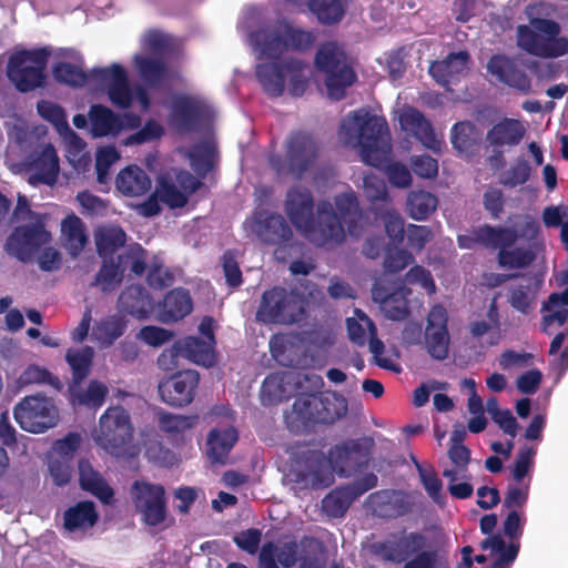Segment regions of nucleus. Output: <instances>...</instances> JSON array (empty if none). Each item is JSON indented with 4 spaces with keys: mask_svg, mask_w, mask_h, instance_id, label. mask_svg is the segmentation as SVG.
I'll use <instances>...</instances> for the list:
<instances>
[{
    "mask_svg": "<svg viewBox=\"0 0 568 568\" xmlns=\"http://www.w3.org/2000/svg\"><path fill=\"white\" fill-rule=\"evenodd\" d=\"M19 382L22 385L48 384L57 389L61 388V382L59 377L52 375L48 369L37 365L28 366L20 375Z\"/></svg>",
    "mask_w": 568,
    "mask_h": 568,
    "instance_id": "60",
    "label": "nucleus"
},
{
    "mask_svg": "<svg viewBox=\"0 0 568 568\" xmlns=\"http://www.w3.org/2000/svg\"><path fill=\"white\" fill-rule=\"evenodd\" d=\"M518 239L517 230L511 226L484 224L458 235L457 243L465 250H474L478 245L497 250V263L501 268H527L536 260V253L530 247L515 246Z\"/></svg>",
    "mask_w": 568,
    "mask_h": 568,
    "instance_id": "2",
    "label": "nucleus"
},
{
    "mask_svg": "<svg viewBox=\"0 0 568 568\" xmlns=\"http://www.w3.org/2000/svg\"><path fill=\"white\" fill-rule=\"evenodd\" d=\"M131 498L146 525L158 526L165 520L166 497L162 485L134 480L131 486Z\"/></svg>",
    "mask_w": 568,
    "mask_h": 568,
    "instance_id": "12",
    "label": "nucleus"
},
{
    "mask_svg": "<svg viewBox=\"0 0 568 568\" xmlns=\"http://www.w3.org/2000/svg\"><path fill=\"white\" fill-rule=\"evenodd\" d=\"M53 79L61 84L72 88H81L85 85L89 74L82 70L80 65L70 62H58L52 68Z\"/></svg>",
    "mask_w": 568,
    "mask_h": 568,
    "instance_id": "51",
    "label": "nucleus"
},
{
    "mask_svg": "<svg viewBox=\"0 0 568 568\" xmlns=\"http://www.w3.org/2000/svg\"><path fill=\"white\" fill-rule=\"evenodd\" d=\"M355 315H357L359 320L365 322V325L368 331L367 341L369 345V351L374 355L375 364L384 369L396 371L394 363L389 358L381 356L385 351V345L383 341H381L377 337V328L373 320L358 308L355 310Z\"/></svg>",
    "mask_w": 568,
    "mask_h": 568,
    "instance_id": "48",
    "label": "nucleus"
},
{
    "mask_svg": "<svg viewBox=\"0 0 568 568\" xmlns=\"http://www.w3.org/2000/svg\"><path fill=\"white\" fill-rule=\"evenodd\" d=\"M133 425L129 412L122 406H111L99 418L94 429L95 444L112 456H124L133 439Z\"/></svg>",
    "mask_w": 568,
    "mask_h": 568,
    "instance_id": "7",
    "label": "nucleus"
},
{
    "mask_svg": "<svg viewBox=\"0 0 568 568\" xmlns=\"http://www.w3.org/2000/svg\"><path fill=\"white\" fill-rule=\"evenodd\" d=\"M374 440L369 437L347 439L328 450L332 468L344 476H351L368 466Z\"/></svg>",
    "mask_w": 568,
    "mask_h": 568,
    "instance_id": "10",
    "label": "nucleus"
},
{
    "mask_svg": "<svg viewBox=\"0 0 568 568\" xmlns=\"http://www.w3.org/2000/svg\"><path fill=\"white\" fill-rule=\"evenodd\" d=\"M102 264L91 286H100L102 292H109L123 281V273L114 257H101Z\"/></svg>",
    "mask_w": 568,
    "mask_h": 568,
    "instance_id": "49",
    "label": "nucleus"
},
{
    "mask_svg": "<svg viewBox=\"0 0 568 568\" xmlns=\"http://www.w3.org/2000/svg\"><path fill=\"white\" fill-rule=\"evenodd\" d=\"M438 199L425 190H412L406 197V212L415 221L427 220L437 209Z\"/></svg>",
    "mask_w": 568,
    "mask_h": 568,
    "instance_id": "37",
    "label": "nucleus"
},
{
    "mask_svg": "<svg viewBox=\"0 0 568 568\" xmlns=\"http://www.w3.org/2000/svg\"><path fill=\"white\" fill-rule=\"evenodd\" d=\"M305 316V302L294 290L273 286L263 292L255 314L257 322L265 325L288 326Z\"/></svg>",
    "mask_w": 568,
    "mask_h": 568,
    "instance_id": "5",
    "label": "nucleus"
},
{
    "mask_svg": "<svg viewBox=\"0 0 568 568\" xmlns=\"http://www.w3.org/2000/svg\"><path fill=\"white\" fill-rule=\"evenodd\" d=\"M30 166L34 171L29 179L31 183L53 185L59 175V158L54 146L44 145L32 159Z\"/></svg>",
    "mask_w": 568,
    "mask_h": 568,
    "instance_id": "30",
    "label": "nucleus"
},
{
    "mask_svg": "<svg viewBox=\"0 0 568 568\" xmlns=\"http://www.w3.org/2000/svg\"><path fill=\"white\" fill-rule=\"evenodd\" d=\"M134 65L141 79L152 88L159 87L168 79V64L162 59L135 55Z\"/></svg>",
    "mask_w": 568,
    "mask_h": 568,
    "instance_id": "44",
    "label": "nucleus"
},
{
    "mask_svg": "<svg viewBox=\"0 0 568 568\" xmlns=\"http://www.w3.org/2000/svg\"><path fill=\"white\" fill-rule=\"evenodd\" d=\"M426 346L429 355L435 359L443 361L448 356L449 333L448 329L425 331Z\"/></svg>",
    "mask_w": 568,
    "mask_h": 568,
    "instance_id": "56",
    "label": "nucleus"
},
{
    "mask_svg": "<svg viewBox=\"0 0 568 568\" xmlns=\"http://www.w3.org/2000/svg\"><path fill=\"white\" fill-rule=\"evenodd\" d=\"M531 168L529 163L524 159H519L507 170L500 179V183L508 187H516L525 184L529 180Z\"/></svg>",
    "mask_w": 568,
    "mask_h": 568,
    "instance_id": "64",
    "label": "nucleus"
},
{
    "mask_svg": "<svg viewBox=\"0 0 568 568\" xmlns=\"http://www.w3.org/2000/svg\"><path fill=\"white\" fill-rule=\"evenodd\" d=\"M94 349L91 346L81 348H69L65 353V361L72 372V384L80 386L89 376L93 363Z\"/></svg>",
    "mask_w": 568,
    "mask_h": 568,
    "instance_id": "41",
    "label": "nucleus"
},
{
    "mask_svg": "<svg viewBox=\"0 0 568 568\" xmlns=\"http://www.w3.org/2000/svg\"><path fill=\"white\" fill-rule=\"evenodd\" d=\"M530 282V278L527 280ZM535 296L531 294L530 284H519L509 288L508 303L510 306L524 315H528L532 310Z\"/></svg>",
    "mask_w": 568,
    "mask_h": 568,
    "instance_id": "58",
    "label": "nucleus"
},
{
    "mask_svg": "<svg viewBox=\"0 0 568 568\" xmlns=\"http://www.w3.org/2000/svg\"><path fill=\"white\" fill-rule=\"evenodd\" d=\"M63 519L69 531L87 530L95 525L98 514L92 501H80L65 510Z\"/></svg>",
    "mask_w": 568,
    "mask_h": 568,
    "instance_id": "40",
    "label": "nucleus"
},
{
    "mask_svg": "<svg viewBox=\"0 0 568 568\" xmlns=\"http://www.w3.org/2000/svg\"><path fill=\"white\" fill-rule=\"evenodd\" d=\"M414 262L413 255L396 245H387L385 248L384 267L388 273H398Z\"/></svg>",
    "mask_w": 568,
    "mask_h": 568,
    "instance_id": "59",
    "label": "nucleus"
},
{
    "mask_svg": "<svg viewBox=\"0 0 568 568\" xmlns=\"http://www.w3.org/2000/svg\"><path fill=\"white\" fill-rule=\"evenodd\" d=\"M179 356L211 367L215 364L214 344L197 336H186L176 341L172 348L163 351L158 358V364L168 369L170 365H176Z\"/></svg>",
    "mask_w": 568,
    "mask_h": 568,
    "instance_id": "13",
    "label": "nucleus"
},
{
    "mask_svg": "<svg viewBox=\"0 0 568 568\" xmlns=\"http://www.w3.org/2000/svg\"><path fill=\"white\" fill-rule=\"evenodd\" d=\"M93 80L105 85L110 102L119 109H129L134 100L125 69L118 63L110 68H93Z\"/></svg>",
    "mask_w": 568,
    "mask_h": 568,
    "instance_id": "16",
    "label": "nucleus"
},
{
    "mask_svg": "<svg viewBox=\"0 0 568 568\" xmlns=\"http://www.w3.org/2000/svg\"><path fill=\"white\" fill-rule=\"evenodd\" d=\"M79 387L74 386V384H71L69 387L73 400L81 406L93 409L100 408L109 394L108 386L98 379H91L84 390H77Z\"/></svg>",
    "mask_w": 568,
    "mask_h": 568,
    "instance_id": "46",
    "label": "nucleus"
},
{
    "mask_svg": "<svg viewBox=\"0 0 568 568\" xmlns=\"http://www.w3.org/2000/svg\"><path fill=\"white\" fill-rule=\"evenodd\" d=\"M50 55L48 48L23 49L12 53L7 65L8 79L21 93L42 88Z\"/></svg>",
    "mask_w": 568,
    "mask_h": 568,
    "instance_id": "6",
    "label": "nucleus"
},
{
    "mask_svg": "<svg viewBox=\"0 0 568 568\" xmlns=\"http://www.w3.org/2000/svg\"><path fill=\"white\" fill-rule=\"evenodd\" d=\"M30 224L13 229L6 242L7 252L21 262H29L40 247L51 241L43 216L31 219Z\"/></svg>",
    "mask_w": 568,
    "mask_h": 568,
    "instance_id": "9",
    "label": "nucleus"
},
{
    "mask_svg": "<svg viewBox=\"0 0 568 568\" xmlns=\"http://www.w3.org/2000/svg\"><path fill=\"white\" fill-rule=\"evenodd\" d=\"M116 189L126 196H140L151 189V179L140 166L132 164L122 169L115 179Z\"/></svg>",
    "mask_w": 568,
    "mask_h": 568,
    "instance_id": "33",
    "label": "nucleus"
},
{
    "mask_svg": "<svg viewBox=\"0 0 568 568\" xmlns=\"http://www.w3.org/2000/svg\"><path fill=\"white\" fill-rule=\"evenodd\" d=\"M314 206V197L310 189L303 185H293L287 190L284 210L290 222L300 232L307 230L312 224Z\"/></svg>",
    "mask_w": 568,
    "mask_h": 568,
    "instance_id": "18",
    "label": "nucleus"
},
{
    "mask_svg": "<svg viewBox=\"0 0 568 568\" xmlns=\"http://www.w3.org/2000/svg\"><path fill=\"white\" fill-rule=\"evenodd\" d=\"M216 155L215 148L210 143L195 145L190 153L193 170L200 175L205 176L214 168Z\"/></svg>",
    "mask_w": 568,
    "mask_h": 568,
    "instance_id": "53",
    "label": "nucleus"
},
{
    "mask_svg": "<svg viewBox=\"0 0 568 568\" xmlns=\"http://www.w3.org/2000/svg\"><path fill=\"white\" fill-rule=\"evenodd\" d=\"M479 139V131L470 121L457 122L452 128L450 141L454 149L460 154L473 156L476 153Z\"/></svg>",
    "mask_w": 568,
    "mask_h": 568,
    "instance_id": "36",
    "label": "nucleus"
},
{
    "mask_svg": "<svg viewBox=\"0 0 568 568\" xmlns=\"http://www.w3.org/2000/svg\"><path fill=\"white\" fill-rule=\"evenodd\" d=\"M124 332L125 323L118 317H109L97 327L98 339L106 346L112 345Z\"/></svg>",
    "mask_w": 568,
    "mask_h": 568,
    "instance_id": "61",
    "label": "nucleus"
},
{
    "mask_svg": "<svg viewBox=\"0 0 568 568\" xmlns=\"http://www.w3.org/2000/svg\"><path fill=\"white\" fill-rule=\"evenodd\" d=\"M192 311V297L189 291L182 287L169 291L158 305L159 320L164 324L181 321Z\"/></svg>",
    "mask_w": 568,
    "mask_h": 568,
    "instance_id": "24",
    "label": "nucleus"
},
{
    "mask_svg": "<svg viewBox=\"0 0 568 568\" xmlns=\"http://www.w3.org/2000/svg\"><path fill=\"white\" fill-rule=\"evenodd\" d=\"M38 113L48 122L58 129L68 130L75 140V143L82 144V140L69 128L64 110L57 103L50 101H41L38 103Z\"/></svg>",
    "mask_w": 568,
    "mask_h": 568,
    "instance_id": "55",
    "label": "nucleus"
},
{
    "mask_svg": "<svg viewBox=\"0 0 568 568\" xmlns=\"http://www.w3.org/2000/svg\"><path fill=\"white\" fill-rule=\"evenodd\" d=\"M348 405L343 395L329 393L317 396V423L333 424L347 414Z\"/></svg>",
    "mask_w": 568,
    "mask_h": 568,
    "instance_id": "38",
    "label": "nucleus"
},
{
    "mask_svg": "<svg viewBox=\"0 0 568 568\" xmlns=\"http://www.w3.org/2000/svg\"><path fill=\"white\" fill-rule=\"evenodd\" d=\"M114 258L123 274L129 270L135 276H142L149 264V253L139 243L125 246Z\"/></svg>",
    "mask_w": 568,
    "mask_h": 568,
    "instance_id": "42",
    "label": "nucleus"
},
{
    "mask_svg": "<svg viewBox=\"0 0 568 568\" xmlns=\"http://www.w3.org/2000/svg\"><path fill=\"white\" fill-rule=\"evenodd\" d=\"M317 395L302 394L295 398L292 409L285 413V423L293 432H300L317 423Z\"/></svg>",
    "mask_w": 568,
    "mask_h": 568,
    "instance_id": "28",
    "label": "nucleus"
},
{
    "mask_svg": "<svg viewBox=\"0 0 568 568\" xmlns=\"http://www.w3.org/2000/svg\"><path fill=\"white\" fill-rule=\"evenodd\" d=\"M302 233L318 247L339 245L346 240L344 224L328 201H321L317 204L316 216L312 219L310 227Z\"/></svg>",
    "mask_w": 568,
    "mask_h": 568,
    "instance_id": "11",
    "label": "nucleus"
},
{
    "mask_svg": "<svg viewBox=\"0 0 568 568\" xmlns=\"http://www.w3.org/2000/svg\"><path fill=\"white\" fill-rule=\"evenodd\" d=\"M355 499L357 497L348 484L338 486L322 499V509L332 518H342Z\"/></svg>",
    "mask_w": 568,
    "mask_h": 568,
    "instance_id": "39",
    "label": "nucleus"
},
{
    "mask_svg": "<svg viewBox=\"0 0 568 568\" xmlns=\"http://www.w3.org/2000/svg\"><path fill=\"white\" fill-rule=\"evenodd\" d=\"M78 466L80 487L100 499L103 504H110L114 491L102 475L93 469L89 460L81 459Z\"/></svg>",
    "mask_w": 568,
    "mask_h": 568,
    "instance_id": "31",
    "label": "nucleus"
},
{
    "mask_svg": "<svg viewBox=\"0 0 568 568\" xmlns=\"http://www.w3.org/2000/svg\"><path fill=\"white\" fill-rule=\"evenodd\" d=\"M253 232L265 244H286L293 237V231L278 213L258 212L254 216Z\"/></svg>",
    "mask_w": 568,
    "mask_h": 568,
    "instance_id": "19",
    "label": "nucleus"
},
{
    "mask_svg": "<svg viewBox=\"0 0 568 568\" xmlns=\"http://www.w3.org/2000/svg\"><path fill=\"white\" fill-rule=\"evenodd\" d=\"M155 195L171 209H180L187 203L186 194L180 191L174 182L166 176H161L158 180Z\"/></svg>",
    "mask_w": 568,
    "mask_h": 568,
    "instance_id": "52",
    "label": "nucleus"
},
{
    "mask_svg": "<svg viewBox=\"0 0 568 568\" xmlns=\"http://www.w3.org/2000/svg\"><path fill=\"white\" fill-rule=\"evenodd\" d=\"M62 232L65 236L71 255L77 256L88 242L81 219L77 215L67 216L62 221Z\"/></svg>",
    "mask_w": 568,
    "mask_h": 568,
    "instance_id": "50",
    "label": "nucleus"
},
{
    "mask_svg": "<svg viewBox=\"0 0 568 568\" xmlns=\"http://www.w3.org/2000/svg\"><path fill=\"white\" fill-rule=\"evenodd\" d=\"M286 75L290 77L288 91L294 97H301L307 88V80L303 72L306 64L296 58L284 59Z\"/></svg>",
    "mask_w": 568,
    "mask_h": 568,
    "instance_id": "54",
    "label": "nucleus"
},
{
    "mask_svg": "<svg viewBox=\"0 0 568 568\" xmlns=\"http://www.w3.org/2000/svg\"><path fill=\"white\" fill-rule=\"evenodd\" d=\"M425 537L420 532L404 534L375 545L376 552L386 561L406 562L425 546Z\"/></svg>",
    "mask_w": 568,
    "mask_h": 568,
    "instance_id": "21",
    "label": "nucleus"
},
{
    "mask_svg": "<svg viewBox=\"0 0 568 568\" xmlns=\"http://www.w3.org/2000/svg\"><path fill=\"white\" fill-rule=\"evenodd\" d=\"M314 65L325 75L328 97L336 101L344 99L346 89L357 80L344 45L337 41L329 40L320 44Z\"/></svg>",
    "mask_w": 568,
    "mask_h": 568,
    "instance_id": "4",
    "label": "nucleus"
},
{
    "mask_svg": "<svg viewBox=\"0 0 568 568\" xmlns=\"http://www.w3.org/2000/svg\"><path fill=\"white\" fill-rule=\"evenodd\" d=\"M237 440L239 433L233 426L211 429L206 440V454L210 462L212 464H226L229 455Z\"/></svg>",
    "mask_w": 568,
    "mask_h": 568,
    "instance_id": "29",
    "label": "nucleus"
},
{
    "mask_svg": "<svg viewBox=\"0 0 568 568\" xmlns=\"http://www.w3.org/2000/svg\"><path fill=\"white\" fill-rule=\"evenodd\" d=\"M400 128L417 139L427 149L440 151V141L437 139L429 120L415 108H408L399 115Z\"/></svg>",
    "mask_w": 568,
    "mask_h": 568,
    "instance_id": "23",
    "label": "nucleus"
},
{
    "mask_svg": "<svg viewBox=\"0 0 568 568\" xmlns=\"http://www.w3.org/2000/svg\"><path fill=\"white\" fill-rule=\"evenodd\" d=\"M94 240L100 257H114V253L125 246L126 233L120 226L111 225L100 229Z\"/></svg>",
    "mask_w": 568,
    "mask_h": 568,
    "instance_id": "43",
    "label": "nucleus"
},
{
    "mask_svg": "<svg viewBox=\"0 0 568 568\" xmlns=\"http://www.w3.org/2000/svg\"><path fill=\"white\" fill-rule=\"evenodd\" d=\"M250 39L260 59L274 60L257 64L255 74L263 91L271 98H277L285 90L286 78L284 59L280 62L277 60L288 51H306L313 45L315 36L286 21H276L252 32Z\"/></svg>",
    "mask_w": 568,
    "mask_h": 568,
    "instance_id": "1",
    "label": "nucleus"
},
{
    "mask_svg": "<svg viewBox=\"0 0 568 568\" xmlns=\"http://www.w3.org/2000/svg\"><path fill=\"white\" fill-rule=\"evenodd\" d=\"M213 112L202 100L181 95L172 102V121L181 132H199L211 123Z\"/></svg>",
    "mask_w": 568,
    "mask_h": 568,
    "instance_id": "14",
    "label": "nucleus"
},
{
    "mask_svg": "<svg viewBox=\"0 0 568 568\" xmlns=\"http://www.w3.org/2000/svg\"><path fill=\"white\" fill-rule=\"evenodd\" d=\"M199 383V373L193 369H185L163 379L158 389L164 403L174 407H183L194 399Z\"/></svg>",
    "mask_w": 568,
    "mask_h": 568,
    "instance_id": "17",
    "label": "nucleus"
},
{
    "mask_svg": "<svg viewBox=\"0 0 568 568\" xmlns=\"http://www.w3.org/2000/svg\"><path fill=\"white\" fill-rule=\"evenodd\" d=\"M526 134V128L517 119L503 118L486 133L488 148H505L507 150L518 145Z\"/></svg>",
    "mask_w": 568,
    "mask_h": 568,
    "instance_id": "27",
    "label": "nucleus"
},
{
    "mask_svg": "<svg viewBox=\"0 0 568 568\" xmlns=\"http://www.w3.org/2000/svg\"><path fill=\"white\" fill-rule=\"evenodd\" d=\"M159 427L161 432L165 433L173 442H183L184 434L192 429L196 422L197 416H183L174 415L171 413H159Z\"/></svg>",
    "mask_w": 568,
    "mask_h": 568,
    "instance_id": "45",
    "label": "nucleus"
},
{
    "mask_svg": "<svg viewBox=\"0 0 568 568\" xmlns=\"http://www.w3.org/2000/svg\"><path fill=\"white\" fill-rule=\"evenodd\" d=\"M518 44L527 52L542 58H558L568 53V39H545L527 26L518 27Z\"/></svg>",
    "mask_w": 568,
    "mask_h": 568,
    "instance_id": "20",
    "label": "nucleus"
},
{
    "mask_svg": "<svg viewBox=\"0 0 568 568\" xmlns=\"http://www.w3.org/2000/svg\"><path fill=\"white\" fill-rule=\"evenodd\" d=\"M222 267L226 284L236 288L242 285V271L237 262V253L234 250H226L222 255Z\"/></svg>",
    "mask_w": 568,
    "mask_h": 568,
    "instance_id": "62",
    "label": "nucleus"
},
{
    "mask_svg": "<svg viewBox=\"0 0 568 568\" xmlns=\"http://www.w3.org/2000/svg\"><path fill=\"white\" fill-rule=\"evenodd\" d=\"M385 232L394 244H399L404 240L405 227L400 214L394 210H386L381 214Z\"/></svg>",
    "mask_w": 568,
    "mask_h": 568,
    "instance_id": "63",
    "label": "nucleus"
},
{
    "mask_svg": "<svg viewBox=\"0 0 568 568\" xmlns=\"http://www.w3.org/2000/svg\"><path fill=\"white\" fill-rule=\"evenodd\" d=\"M469 59L470 57L467 51L449 53L444 60L432 62L429 74L437 83L448 89L467 70Z\"/></svg>",
    "mask_w": 568,
    "mask_h": 568,
    "instance_id": "25",
    "label": "nucleus"
},
{
    "mask_svg": "<svg viewBox=\"0 0 568 568\" xmlns=\"http://www.w3.org/2000/svg\"><path fill=\"white\" fill-rule=\"evenodd\" d=\"M13 416L23 430L41 434L57 425L59 410L51 398L37 394L23 397L14 406Z\"/></svg>",
    "mask_w": 568,
    "mask_h": 568,
    "instance_id": "8",
    "label": "nucleus"
},
{
    "mask_svg": "<svg viewBox=\"0 0 568 568\" xmlns=\"http://www.w3.org/2000/svg\"><path fill=\"white\" fill-rule=\"evenodd\" d=\"M412 293L404 286L388 292L387 287L374 284L372 288L373 300L379 304L385 317L392 321H403L409 315L407 296Z\"/></svg>",
    "mask_w": 568,
    "mask_h": 568,
    "instance_id": "22",
    "label": "nucleus"
},
{
    "mask_svg": "<svg viewBox=\"0 0 568 568\" xmlns=\"http://www.w3.org/2000/svg\"><path fill=\"white\" fill-rule=\"evenodd\" d=\"M318 145L312 134L303 131L293 132L287 141L286 162L290 173L302 179L315 164Z\"/></svg>",
    "mask_w": 568,
    "mask_h": 568,
    "instance_id": "15",
    "label": "nucleus"
},
{
    "mask_svg": "<svg viewBox=\"0 0 568 568\" xmlns=\"http://www.w3.org/2000/svg\"><path fill=\"white\" fill-rule=\"evenodd\" d=\"M415 467L418 471V476L423 487L425 488L427 495L436 503L440 504L443 499L442 490L443 483L438 478L436 471L430 466L426 469L420 463H418L415 458H413Z\"/></svg>",
    "mask_w": 568,
    "mask_h": 568,
    "instance_id": "57",
    "label": "nucleus"
},
{
    "mask_svg": "<svg viewBox=\"0 0 568 568\" xmlns=\"http://www.w3.org/2000/svg\"><path fill=\"white\" fill-rule=\"evenodd\" d=\"M119 304L123 312L139 320L148 318L153 310V300L141 285L126 287L119 296Z\"/></svg>",
    "mask_w": 568,
    "mask_h": 568,
    "instance_id": "32",
    "label": "nucleus"
},
{
    "mask_svg": "<svg viewBox=\"0 0 568 568\" xmlns=\"http://www.w3.org/2000/svg\"><path fill=\"white\" fill-rule=\"evenodd\" d=\"M342 130L348 138L357 139L363 161L372 166H383L390 153L388 143L389 131L385 118L371 114L365 109H358L347 116Z\"/></svg>",
    "mask_w": 568,
    "mask_h": 568,
    "instance_id": "3",
    "label": "nucleus"
},
{
    "mask_svg": "<svg viewBox=\"0 0 568 568\" xmlns=\"http://www.w3.org/2000/svg\"><path fill=\"white\" fill-rule=\"evenodd\" d=\"M90 121L91 131L94 136L115 135L125 126L120 115L102 104L91 106Z\"/></svg>",
    "mask_w": 568,
    "mask_h": 568,
    "instance_id": "35",
    "label": "nucleus"
},
{
    "mask_svg": "<svg viewBox=\"0 0 568 568\" xmlns=\"http://www.w3.org/2000/svg\"><path fill=\"white\" fill-rule=\"evenodd\" d=\"M334 205L336 207L335 212L346 226L347 233L351 236L358 237L363 231L364 215L355 192L351 190L336 194Z\"/></svg>",
    "mask_w": 568,
    "mask_h": 568,
    "instance_id": "26",
    "label": "nucleus"
},
{
    "mask_svg": "<svg viewBox=\"0 0 568 568\" xmlns=\"http://www.w3.org/2000/svg\"><path fill=\"white\" fill-rule=\"evenodd\" d=\"M308 9L323 26H334L345 16L342 0H308Z\"/></svg>",
    "mask_w": 568,
    "mask_h": 568,
    "instance_id": "47",
    "label": "nucleus"
},
{
    "mask_svg": "<svg viewBox=\"0 0 568 568\" xmlns=\"http://www.w3.org/2000/svg\"><path fill=\"white\" fill-rule=\"evenodd\" d=\"M488 72L499 82L514 88H524L527 75L520 71L511 59L504 54H494L487 63Z\"/></svg>",
    "mask_w": 568,
    "mask_h": 568,
    "instance_id": "34",
    "label": "nucleus"
}]
</instances>
